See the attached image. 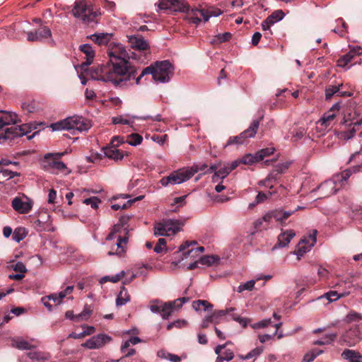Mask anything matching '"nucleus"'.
Here are the masks:
<instances>
[{
    "instance_id": "obj_1",
    "label": "nucleus",
    "mask_w": 362,
    "mask_h": 362,
    "mask_svg": "<svg viewBox=\"0 0 362 362\" xmlns=\"http://www.w3.org/2000/svg\"><path fill=\"white\" fill-rule=\"evenodd\" d=\"M158 8V10L187 13L188 21L195 25H199L202 21L206 23L211 17H217L222 13L220 9L213 7L207 9L194 8L189 10V6L185 0H159Z\"/></svg>"
},
{
    "instance_id": "obj_2",
    "label": "nucleus",
    "mask_w": 362,
    "mask_h": 362,
    "mask_svg": "<svg viewBox=\"0 0 362 362\" xmlns=\"http://www.w3.org/2000/svg\"><path fill=\"white\" fill-rule=\"evenodd\" d=\"M128 226L124 223L119 222L113 226L110 233L107 237V240H113L108 255H122L126 251L127 243L129 238Z\"/></svg>"
},
{
    "instance_id": "obj_3",
    "label": "nucleus",
    "mask_w": 362,
    "mask_h": 362,
    "mask_svg": "<svg viewBox=\"0 0 362 362\" xmlns=\"http://www.w3.org/2000/svg\"><path fill=\"white\" fill-rule=\"evenodd\" d=\"M71 13L76 18L83 23L93 22L101 14L100 9L95 6L93 0L76 1Z\"/></svg>"
},
{
    "instance_id": "obj_4",
    "label": "nucleus",
    "mask_w": 362,
    "mask_h": 362,
    "mask_svg": "<svg viewBox=\"0 0 362 362\" xmlns=\"http://www.w3.org/2000/svg\"><path fill=\"white\" fill-rule=\"evenodd\" d=\"M91 127L90 121L81 116L74 115L50 125L52 131L86 132Z\"/></svg>"
},
{
    "instance_id": "obj_5",
    "label": "nucleus",
    "mask_w": 362,
    "mask_h": 362,
    "mask_svg": "<svg viewBox=\"0 0 362 362\" xmlns=\"http://www.w3.org/2000/svg\"><path fill=\"white\" fill-rule=\"evenodd\" d=\"M173 65L168 60L156 62L144 69L142 76L151 74L156 82L168 83L173 74Z\"/></svg>"
},
{
    "instance_id": "obj_6",
    "label": "nucleus",
    "mask_w": 362,
    "mask_h": 362,
    "mask_svg": "<svg viewBox=\"0 0 362 362\" xmlns=\"http://www.w3.org/2000/svg\"><path fill=\"white\" fill-rule=\"evenodd\" d=\"M113 77L122 76L126 80L134 78L136 69L132 66L128 59L112 58L110 59Z\"/></svg>"
},
{
    "instance_id": "obj_7",
    "label": "nucleus",
    "mask_w": 362,
    "mask_h": 362,
    "mask_svg": "<svg viewBox=\"0 0 362 362\" xmlns=\"http://www.w3.org/2000/svg\"><path fill=\"white\" fill-rule=\"evenodd\" d=\"M88 74L94 80L103 82H111L115 85H119L122 79L115 78L111 69L110 62L107 64L99 65L95 68L88 69Z\"/></svg>"
},
{
    "instance_id": "obj_8",
    "label": "nucleus",
    "mask_w": 362,
    "mask_h": 362,
    "mask_svg": "<svg viewBox=\"0 0 362 362\" xmlns=\"http://www.w3.org/2000/svg\"><path fill=\"white\" fill-rule=\"evenodd\" d=\"M183 223L178 220L166 219L156 223L154 226V234L157 236H170L181 230Z\"/></svg>"
},
{
    "instance_id": "obj_9",
    "label": "nucleus",
    "mask_w": 362,
    "mask_h": 362,
    "mask_svg": "<svg viewBox=\"0 0 362 362\" xmlns=\"http://www.w3.org/2000/svg\"><path fill=\"white\" fill-rule=\"evenodd\" d=\"M262 117L259 119L253 120L249 127L240 133L238 136L230 137L225 146L231 144H243L248 138H253L257 134V131L259 128L260 121Z\"/></svg>"
},
{
    "instance_id": "obj_10",
    "label": "nucleus",
    "mask_w": 362,
    "mask_h": 362,
    "mask_svg": "<svg viewBox=\"0 0 362 362\" xmlns=\"http://www.w3.org/2000/svg\"><path fill=\"white\" fill-rule=\"evenodd\" d=\"M190 178L187 168H184L173 172L168 176L163 177L160 182L163 187H167L181 184Z\"/></svg>"
},
{
    "instance_id": "obj_11",
    "label": "nucleus",
    "mask_w": 362,
    "mask_h": 362,
    "mask_svg": "<svg viewBox=\"0 0 362 362\" xmlns=\"http://www.w3.org/2000/svg\"><path fill=\"white\" fill-rule=\"evenodd\" d=\"M317 230L313 229L310 231L308 235L304 237L298 243L297 250L293 252L298 256V259L300 258L305 253L309 252L311 248L315 245L317 242Z\"/></svg>"
},
{
    "instance_id": "obj_12",
    "label": "nucleus",
    "mask_w": 362,
    "mask_h": 362,
    "mask_svg": "<svg viewBox=\"0 0 362 362\" xmlns=\"http://www.w3.org/2000/svg\"><path fill=\"white\" fill-rule=\"evenodd\" d=\"M195 242H186L185 244L180 245L179 251L177 252V256L184 259H196L199 257V255L204 251V247H197L189 248L191 245H194Z\"/></svg>"
},
{
    "instance_id": "obj_13",
    "label": "nucleus",
    "mask_w": 362,
    "mask_h": 362,
    "mask_svg": "<svg viewBox=\"0 0 362 362\" xmlns=\"http://www.w3.org/2000/svg\"><path fill=\"white\" fill-rule=\"evenodd\" d=\"M31 127L28 124L21 126H12L4 129V132L0 133V139H13L16 137H21L30 132Z\"/></svg>"
},
{
    "instance_id": "obj_14",
    "label": "nucleus",
    "mask_w": 362,
    "mask_h": 362,
    "mask_svg": "<svg viewBox=\"0 0 362 362\" xmlns=\"http://www.w3.org/2000/svg\"><path fill=\"white\" fill-rule=\"evenodd\" d=\"M339 111V105H334L331 109L325 112L317 122V128L325 131L332 127V122L337 116V112Z\"/></svg>"
},
{
    "instance_id": "obj_15",
    "label": "nucleus",
    "mask_w": 362,
    "mask_h": 362,
    "mask_svg": "<svg viewBox=\"0 0 362 362\" xmlns=\"http://www.w3.org/2000/svg\"><path fill=\"white\" fill-rule=\"evenodd\" d=\"M189 301L188 298H180L173 301L168 302L161 305L160 313L163 319H168L171 313L179 308H180L183 304Z\"/></svg>"
},
{
    "instance_id": "obj_16",
    "label": "nucleus",
    "mask_w": 362,
    "mask_h": 362,
    "mask_svg": "<svg viewBox=\"0 0 362 362\" xmlns=\"http://www.w3.org/2000/svg\"><path fill=\"white\" fill-rule=\"evenodd\" d=\"M111 341L112 338L109 335L106 334H99L86 340V341L82 344V346L90 349H96L103 346Z\"/></svg>"
},
{
    "instance_id": "obj_17",
    "label": "nucleus",
    "mask_w": 362,
    "mask_h": 362,
    "mask_svg": "<svg viewBox=\"0 0 362 362\" xmlns=\"http://www.w3.org/2000/svg\"><path fill=\"white\" fill-rule=\"evenodd\" d=\"M361 339L358 327H353L345 332L340 338L341 344H346L351 346L358 343Z\"/></svg>"
},
{
    "instance_id": "obj_18",
    "label": "nucleus",
    "mask_w": 362,
    "mask_h": 362,
    "mask_svg": "<svg viewBox=\"0 0 362 362\" xmlns=\"http://www.w3.org/2000/svg\"><path fill=\"white\" fill-rule=\"evenodd\" d=\"M212 172H214L212 177V182H218L219 180H223L230 173V170L228 165L221 167V163H218L211 165L205 173H211Z\"/></svg>"
},
{
    "instance_id": "obj_19",
    "label": "nucleus",
    "mask_w": 362,
    "mask_h": 362,
    "mask_svg": "<svg viewBox=\"0 0 362 362\" xmlns=\"http://www.w3.org/2000/svg\"><path fill=\"white\" fill-rule=\"evenodd\" d=\"M47 39L52 40V32L47 26H43L35 32H28L27 33V40L30 42H42Z\"/></svg>"
},
{
    "instance_id": "obj_20",
    "label": "nucleus",
    "mask_w": 362,
    "mask_h": 362,
    "mask_svg": "<svg viewBox=\"0 0 362 362\" xmlns=\"http://www.w3.org/2000/svg\"><path fill=\"white\" fill-rule=\"evenodd\" d=\"M128 42L132 49L138 51H146L150 49L148 42L139 34L127 36Z\"/></svg>"
},
{
    "instance_id": "obj_21",
    "label": "nucleus",
    "mask_w": 362,
    "mask_h": 362,
    "mask_svg": "<svg viewBox=\"0 0 362 362\" xmlns=\"http://www.w3.org/2000/svg\"><path fill=\"white\" fill-rule=\"evenodd\" d=\"M11 206L17 212L27 214L31 210L33 202L28 197H25L24 199L20 197H15L12 200Z\"/></svg>"
},
{
    "instance_id": "obj_22",
    "label": "nucleus",
    "mask_w": 362,
    "mask_h": 362,
    "mask_svg": "<svg viewBox=\"0 0 362 362\" xmlns=\"http://www.w3.org/2000/svg\"><path fill=\"white\" fill-rule=\"evenodd\" d=\"M79 49L86 55V61L79 66V68L82 71H87L88 66L92 64L95 57V51L88 44L80 45Z\"/></svg>"
},
{
    "instance_id": "obj_23",
    "label": "nucleus",
    "mask_w": 362,
    "mask_h": 362,
    "mask_svg": "<svg viewBox=\"0 0 362 362\" xmlns=\"http://www.w3.org/2000/svg\"><path fill=\"white\" fill-rule=\"evenodd\" d=\"M349 52L341 57L337 61V65L340 67H345L357 55L362 54V48L359 46L349 45Z\"/></svg>"
},
{
    "instance_id": "obj_24",
    "label": "nucleus",
    "mask_w": 362,
    "mask_h": 362,
    "mask_svg": "<svg viewBox=\"0 0 362 362\" xmlns=\"http://www.w3.org/2000/svg\"><path fill=\"white\" fill-rule=\"evenodd\" d=\"M109 59L112 58H118L122 59H129V56L125 47L122 44H116L111 47L108 50Z\"/></svg>"
},
{
    "instance_id": "obj_25",
    "label": "nucleus",
    "mask_w": 362,
    "mask_h": 362,
    "mask_svg": "<svg viewBox=\"0 0 362 362\" xmlns=\"http://www.w3.org/2000/svg\"><path fill=\"white\" fill-rule=\"evenodd\" d=\"M338 180H335L334 178L325 181L324 183L319 186V189L322 192L324 197H328L337 192V185Z\"/></svg>"
},
{
    "instance_id": "obj_26",
    "label": "nucleus",
    "mask_w": 362,
    "mask_h": 362,
    "mask_svg": "<svg viewBox=\"0 0 362 362\" xmlns=\"http://www.w3.org/2000/svg\"><path fill=\"white\" fill-rule=\"evenodd\" d=\"M103 151L105 157L115 161L122 160L124 158L123 152L110 144L108 146L103 148Z\"/></svg>"
},
{
    "instance_id": "obj_27",
    "label": "nucleus",
    "mask_w": 362,
    "mask_h": 362,
    "mask_svg": "<svg viewBox=\"0 0 362 362\" xmlns=\"http://www.w3.org/2000/svg\"><path fill=\"white\" fill-rule=\"evenodd\" d=\"M17 121L18 117L15 113L9 112H0V131L6 126L16 124Z\"/></svg>"
},
{
    "instance_id": "obj_28",
    "label": "nucleus",
    "mask_w": 362,
    "mask_h": 362,
    "mask_svg": "<svg viewBox=\"0 0 362 362\" xmlns=\"http://www.w3.org/2000/svg\"><path fill=\"white\" fill-rule=\"evenodd\" d=\"M295 235L296 233L293 230H287L281 233L278 236V246L280 247L287 246Z\"/></svg>"
},
{
    "instance_id": "obj_29",
    "label": "nucleus",
    "mask_w": 362,
    "mask_h": 362,
    "mask_svg": "<svg viewBox=\"0 0 362 362\" xmlns=\"http://www.w3.org/2000/svg\"><path fill=\"white\" fill-rule=\"evenodd\" d=\"M303 207L298 206L295 210L285 211L283 209H275L273 210V216L274 220L279 223H282L284 221L287 219L290 216L294 214L295 211L301 209Z\"/></svg>"
},
{
    "instance_id": "obj_30",
    "label": "nucleus",
    "mask_w": 362,
    "mask_h": 362,
    "mask_svg": "<svg viewBox=\"0 0 362 362\" xmlns=\"http://www.w3.org/2000/svg\"><path fill=\"white\" fill-rule=\"evenodd\" d=\"M112 37V34L107 33H99L90 35L89 38L98 45H107Z\"/></svg>"
},
{
    "instance_id": "obj_31",
    "label": "nucleus",
    "mask_w": 362,
    "mask_h": 362,
    "mask_svg": "<svg viewBox=\"0 0 362 362\" xmlns=\"http://www.w3.org/2000/svg\"><path fill=\"white\" fill-rule=\"evenodd\" d=\"M11 346L19 350H28L33 346L28 341L21 337H14L11 339Z\"/></svg>"
},
{
    "instance_id": "obj_32",
    "label": "nucleus",
    "mask_w": 362,
    "mask_h": 362,
    "mask_svg": "<svg viewBox=\"0 0 362 362\" xmlns=\"http://www.w3.org/2000/svg\"><path fill=\"white\" fill-rule=\"evenodd\" d=\"M341 357L349 362H362V356L354 350L345 349L341 353Z\"/></svg>"
},
{
    "instance_id": "obj_33",
    "label": "nucleus",
    "mask_w": 362,
    "mask_h": 362,
    "mask_svg": "<svg viewBox=\"0 0 362 362\" xmlns=\"http://www.w3.org/2000/svg\"><path fill=\"white\" fill-rule=\"evenodd\" d=\"M361 124H362V117L357 120H355V121L352 120L350 122V124H349V126H354V127L351 129H350L349 131L341 132L340 138L343 139L344 140H349V139L353 138L356 133L355 127L360 126Z\"/></svg>"
},
{
    "instance_id": "obj_34",
    "label": "nucleus",
    "mask_w": 362,
    "mask_h": 362,
    "mask_svg": "<svg viewBox=\"0 0 362 362\" xmlns=\"http://www.w3.org/2000/svg\"><path fill=\"white\" fill-rule=\"evenodd\" d=\"M342 84L339 86H330L325 90L326 99L331 98L334 94H337L339 96H350L351 94L346 91H340V87Z\"/></svg>"
},
{
    "instance_id": "obj_35",
    "label": "nucleus",
    "mask_w": 362,
    "mask_h": 362,
    "mask_svg": "<svg viewBox=\"0 0 362 362\" xmlns=\"http://www.w3.org/2000/svg\"><path fill=\"white\" fill-rule=\"evenodd\" d=\"M140 117L137 116H130L129 115H119L117 117H112V123L115 124H122L130 125L134 123V119H139Z\"/></svg>"
},
{
    "instance_id": "obj_36",
    "label": "nucleus",
    "mask_w": 362,
    "mask_h": 362,
    "mask_svg": "<svg viewBox=\"0 0 362 362\" xmlns=\"http://www.w3.org/2000/svg\"><path fill=\"white\" fill-rule=\"evenodd\" d=\"M200 265L211 267L218 264L220 259L216 255H205L199 257Z\"/></svg>"
},
{
    "instance_id": "obj_37",
    "label": "nucleus",
    "mask_w": 362,
    "mask_h": 362,
    "mask_svg": "<svg viewBox=\"0 0 362 362\" xmlns=\"http://www.w3.org/2000/svg\"><path fill=\"white\" fill-rule=\"evenodd\" d=\"M349 294V292H344L341 293H338L337 291H329L324 295L320 296L317 298V300H322L323 298H326L329 303L338 300L339 298L341 297H344L346 296H348Z\"/></svg>"
},
{
    "instance_id": "obj_38",
    "label": "nucleus",
    "mask_w": 362,
    "mask_h": 362,
    "mask_svg": "<svg viewBox=\"0 0 362 362\" xmlns=\"http://www.w3.org/2000/svg\"><path fill=\"white\" fill-rule=\"evenodd\" d=\"M32 362H46L49 358V355L40 351H30L28 354Z\"/></svg>"
},
{
    "instance_id": "obj_39",
    "label": "nucleus",
    "mask_w": 362,
    "mask_h": 362,
    "mask_svg": "<svg viewBox=\"0 0 362 362\" xmlns=\"http://www.w3.org/2000/svg\"><path fill=\"white\" fill-rule=\"evenodd\" d=\"M234 311V308H226V310H221L215 311L211 315H209L211 323L218 324L221 321V318L226 315L230 314L231 312Z\"/></svg>"
},
{
    "instance_id": "obj_40",
    "label": "nucleus",
    "mask_w": 362,
    "mask_h": 362,
    "mask_svg": "<svg viewBox=\"0 0 362 362\" xmlns=\"http://www.w3.org/2000/svg\"><path fill=\"white\" fill-rule=\"evenodd\" d=\"M359 170L358 166L353 167L350 169H346L341 172L340 175H337L334 177V180H337L339 179L338 182H346L349 177L352 175V173H355Z\"/></svg>"
},
{
    "instance_id": "obj_41",
    "label": "nucleus",
    "mask_w": 362,
    "mask_h": 362,
    "mask_svg": "<svg viewBox=\"0 0 362 362\" xmlns=\"http://www.w3.org/2000/svg\"><path fill=\"white\" fill-rule=\"evenodd\" d=\"M48 166L50 169L53 170L52 173H57L59 172H63L67 169L66 165L62 161L48 159Z\"/></svg>"
},
{
    "instance_id": "obj_42",
    "label": "nucleus",
    "mask_w": 362,
    "mask_h": 362,
    "mask_svg": "<svg viewBox=\"0 0 362 362\" xmlns=\"http://www.w3.org/2000/svg\"><path fill=\"white\" fill-rule=\"evenodd\" d=\"M130 300V296L128 294L127 289L123 286L121 288L120 292L119 293L117 299L116 304L117 306H122L125 305L127 302Z\"/></svg>"
},
{
    "instance_id": "obj_43",
    "label": "nucleus",
    "mask_w": 362,
    "mask_h": 362,
    "mask_svg": "<svg viewBox=\"0 0 362 362\" xmlns=\"http://www.w3.org/2000/svg\"><path fill=\"white\" fill-rule=\"evenodd\" d=\"M187 168L190 174L191 177L198 172H204L203 174H206L205 172H206L209 169L207 165L205 163L194 164L192 166L188 167Z\"/></svg>"
},
{
    "instance_id": "obj_44",
    "label": "nucleus",
    "mask_w": 362,
    "mask_h": 362,
    "mask_svg": "<svg viewBox=\"0 0 362 362\" xmlns=\"http://www.w3.org/2000/svg\"><path fill=\"white\" fill-rule=\"evenodd\" d=\"M337 334L336 333H329L326 334L323 338L318 339L314 342V344L325 345L329 344L335 340Z\"/></svg>"
},
{
    "instance_id": "obj_45",
    "label": "nucleus",
    "mask_w": 362,
    "mask_h": 362,
    "mask_svg": "<svg viewBox=\"0 0 362 362\" xmlns=\"http://www.w3.org/2000/svg\"><path fill=\"white\" fill-rule=\"evenodd\" d=\"M201 306L203 307V309L204 310H206L208 309H211L213 308L212 304L209 303L207 300H194L192 303L193 308L197 311L201 310Z\"/></svg>"
},
{
    "instance_id": "obj_46",
    "label": "nucleus",
    "mask_w": 362,
    "mask_h": 362,
    "mask_svg": "<svg viewBox=\"0 0 362 362\" xmlns=\"http://www.w3.org/2000/svg\"><path fill=\"white\" fill-rule=\"evenodd\" d=\"M259 161L260 159L258 158L257 153L254 155L250 153L247 154L241 158V163L245 165H252Z\"/></svg>"
},
{
    "instance_id": "obj_47",
    "label": "nucleus",
    "mask_w": 362,
    "mask_h": 362,
    "mask_svg": "<svg viewBox=\"0 0 362 362\" xmlns=\"http://www.w3.org/2000/svg\"><path fill=\"white\" fill-rule=\"evenodd\" d=\"M124 274H125V272L124 271H122L119 273H118L116 275L112 276H105L100 279V283L103 284L107 281L117 283L124 276Z\"/></svg>"
},
{
    "instance_id": "obj_48",
    "label": "nucleus",
    "mask_w": 362,
    "mask_h": 362,
    "mask_svg": "<svg viewBox=\"0 0 362 362\" xmlns=\"http://www.w3.org/2000/svg\"><path fill=\"white\" fill-rule=\"evenodd\" d=\"M143 141V138L138 134H132L128 136L126 142L132 146L139 145Z\"/></svg>"
},
{
    "instance_id": "obj_49",
    "label": "nucleus",
    "mask_w": 362,
    "mask_h": 362,
    "mask_svg": "<svg viewBox=\"0 0 362 362\" xmlns=\"http://www.w3.org/2000/svg\"><path fill=\"white\" fill-rule=\"evenodd\" d=\"M141 340L138 337H132L129 340L124 342V344L121 346V351L123 353H126L127 351V348L131 345H135L139 342H141Z\"/></svg>"
},
{
    "instance_id": "obj_50",
    "label": "nucleus",
    "mask_w": 362,
    "mask_h": 362,
    "mask_svg": "<svg viewBox=\"0 0 362 362\" xmlns=\"http://www.w3.org/2000/svg\"><path fill=\"white\" fill-rule=\"evenodd\" d=\"M263 351V347H257L250 352H248L245 356H241L240 358L243 360H248L252 358H256L259 356Z\"/></svg>"
},
{
    "instance_id": "obj_51",
    "label": "nucleus",
    "mask_w": 362,
    "mask_h": 362,
    "mask_svg": "<svg viewBox=\"0 0 362 362\" xmlns=\"http://www.w3.org/2000/svg\"><path fill=\"white\" fill-rule=\"evenodd\" d=\"M255 284V280H250L244 284H240L238 287V291L241 293L243 291H252L254 288Z\"/></svg>"
},
{
    "instance_id": "obj_52",
    "label": "nucleus",
    "mask_w": 362,
    "mask_h": 362,
    "mask_svg": "<svg viewBox=\"0 0 362 362\" xmlns=\"http://www.w3.org/2000/svg\"><path fill=\"white\" fill-rule=\"evenodd\" d=\"M83 203L86 205H90L91 208L96 209L98 207V204L100 203V199L96 197H92L84 199Z\"/></svg>"
},
{
    "instance_id": "obj_53",
    "label": "nucleus",
    "mask_w": 362,
    "mask_h": 362,
    "mask_svg": "<svg viewBox=\"0 0 362 362\" xmlns=\"http://www.w3.org/2000/svg\"><path fill=\"white\" fill-rule=\"evenodd\" d=\"M92 313V310L88 308H84V310L78 315H76V322H81L88 319Z\"/></svg>"
},
{
    "instance_id": "obj_54",
    "label": "nucleus",
    "mask_w": 362,
    "mask_h": 362,
    "mask_svg": "<svg viewBox=\"0 0 362 362\" xmlns=\"http://www.w3.org/2000/svg\"><path fill=\"white\" fill-rule=\"evenodd\" d=\"M275 149L274 147H269L264 149L260 150L257 152L258 154V158L260 160H263L264 157L272 155L274 152Z\"/></svg>"
},
{
    "instance_id": "obj_55",
    "label": "nucleus",
    "mask_w": 362,
    "mask_h": 362,
    "mask_svg": "<svg viewBox=\"0 0 362 362\" xmlns=\"http://www.w3.org/2000/svg\"><path fill=\"white\" fill-rule=\"evenodd\" d=\"M272 324V320L270 318L264 319L257 323H255L252 325L253 329H262L266 327H268Z\"/></svg>"
},
{
    "instance_id": "obj_56",
    "label": "nucleus",
    "mask_w": 362,
    "mask_h": 362,
    "mask_svg": "<svg viewBox=\"0 0 362 362\" xmlns=\"http://www.w3.org/2000/svg\"><path fill=\"white\" fill-rule=\"evenodd\" d=\"M0 175L4 178L11 179L14 177L19 176L20 173L11 171L8 169H2L0 170Z\"/></svg>"
},
{
    "instance_id": "obj_57",
    "label": "nucleus",
    "mask_w": 362,
    "mask_h": 362,
    "mask_svg": "<svg viewBox=\"0 0 362 362\" xmlns=\"http://www.w3.org/2000/svg\"><path fill=\"white\" fill-rule=\"evenodd\" d=\"M322 353V351H317V354H314V351L308 352L306 354H305L303 361V362H311Z\"/></svg>"
},
{
    "instance_id": "obj_58",
    "label": "nucleus",
    "mask_w": 362,
    "mask_h": 362,
    "mask_svg": "<svg viewBox=\"0 0 362 362\" xmlns=\"http://www.w3.org/2000/svg\"><path fill=\"white\" fill-rule=\"evenodd\" d=\"M22 108L24 110L28 111V112H35L37 110V107L35 106V103L34 102L30 103H23L22 104Z\"/></svg>"
},
{
    "instance_id": "obj_59",
    "label": "nucleus",
    "mask_w": 362,
    "mask_h": 362,
    "mask_svg": "<svg viewBox=\"0 0 362 362\" xmlns=\"http://www.w3.org/2000/svg\"><path fill=\"white\" fill-rule=\"evenodd\" d=\"M12 267L14 271L22 274H25L27 272L25 265L21 262H18L14 265H12Z\"/></svg>"
},
{
    "instance_id": "obj_60",
    "label": "nucleus",
    "mask_w": 362,
    "mask_h": 362,
    "mask_svg": "<svg viewBox=\"0 0 362 362\" xmlns=\"http://www.w3.org/2000/svg\"><path fill=\"white\" fill-rule=\"evenodd\" d=\"M144 269H151L152 267H151V266H150L148 264H142L141 266L138 265L137 266L138 271L136 273L137 274V276H146L147 275V273L145 272V271L144 270Z\"/></svg>"
},
{
    "instance_id": "obj_61",
    "label": "nucleus",
    "mask_w": 362,
    "mask_h": 362,
    "mask_svg": "<svg viewBox=\"0 0 362 362\" xmlns=\"http://www.w3.org/2000/svg\"><path fill=\"white\" fill-rule=\"evenodd\" d=\"M361 319V316L360 315V314L355 313V312L349 313L346 317V320L348 322H351L352 321H356V320H359Z\"/></svg>"
},
{
    "instance_id": "obj_62",
    "label": "nucleus",
    "mask_w": 362,
    "mask_h": 362,
    "mask_svg": "<svg viewBox=\"0 0 362 362\" xmlns=\"http://www.w3.org/2000/svg\"><path fill=\"white\" fill-rule=\"evenodd\" d=\"M231 317L233 320L239 322L240 325H242L243 327H245L247 325L248 320L244 317H241L236 315H232Z\"/></svg>"
},
{
    "instance_id": "obj_63",
    "label": "nucleus",
    "mask_w": 362,
    "mask_h": 362,
    "mask_svg": "<svg viewBox=\"0 0 362 362\" xmlns=\"http://www.w3.org/2000/svg\"><path fill=\"white\" fill-rule=\"evenodd\" d=\"M270 16L275 20L276 22H279V21L282 20L284 17V13L281 10H277L274 12H273Z\"/></svg>"
},
{
    "instance_id": "obj_64",
    "label": "nucleus",
    "mask_w": 362,
    "mask_h": 362,
    "mask_svg": "<svg viewBox=\"0 0 362 362\" xmlns=\"http://www.w3.org/2000/svg\"><path fill=\"white\" fill-rule=\"evenodd\" d=\"M263 220H264V224L266 225V226H267L268 225H269L272 222V220L274 219V216H273V212L272 211H269L267 213H266L263 216Z\"/></svg>"
}]
</instances>
